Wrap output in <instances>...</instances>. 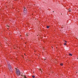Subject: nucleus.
<instances>
[{
	"label": "nucleus",
	"mask_w": 78,
	"mask_h": 78,
	"mask_svg": "<svg viewBox=\"0 0 78 78\" xmlns=\"http://www.w3.org/2000/svg\"><path fill=\"white\" fill-rule=\"evenodd\" d=\"M44 59L45 60V59Z\"/></svg>",
	"instance_id": "14"
},
{
	"label": "nucleus",
	"mask_w": 78,
	"mask_h": 78,
	"mask_svg": "<svg viewBox=\"0 0 78 78\" xmlns=\"http://www.w3.org/2000/svg\"><path fill=\"white\" fill-rule=\"evenodd\" d=\"M23 10L24 13H26V12H27V9L25 8H24Z\"/></svg>",
	"instance_id": "3"
},
{
	"label": "nucleus",
	"mask_w": 78,
	"mask_h": 78,
	"mask_svg": "<svg viewBox=\"0 0 78 78\" xmlns=\"http://www.w3.org/2000/svg\"><path fill=\"white\" fill-rule=\"evenodd\" d=\"M69 55H70V56H72V54H69Z\"/></svg>",
	"instance_id": "7"
},
{
	"label": "nucleus",
	"mask_w": 78,
	"mask_h": 78,
	"mask_svg": "<svg viewBox=\"0 0 78 78\" xmlns=\"http://www.w3.org/2000/svg\"><path fill=\"white\" fill-rule=\"evenodd\" d=\"M68 10H69V12H71V10H70V9H69Z\"/></svg>",
	"instance_id": "9"
},
{
	"label": "nucleus",
	"mask_w": 78,
	"mask_h": 78,
	"mask_svg": "<svg viewBox=\"0 0 78 78\" xmlns=\"http://www.w3.org/2000/svg\"><path fill=\"white\" fill-rule=\"evenodd\" d=\"M32 77H33V78H35V76H32Z\"/></svg>",
	"instance_id": "6"
},
{
	"label": "nucleus",
	"mask_w": 78,
	"mask_h": 78,
	"mask_svg": "<svg viewBox=\"0 0 78 78\" xmlns=\"http://www.w3.org/2000/svg\"><path fill=\"white\" fill-rule=\"evenodd\" d=\"M60 65H61V66H62L63 65L62 63H61V64H60Z\"/></svg>",
	"instance_id": "10"
},
{
	"label": "nucleus",
	"mask_w": 78,
	"mask_h": 78,
	"mask_svg": "<svg viewBox=\"0 0 78 78\" xmlns=\"http://www.w3.org/2000/svg\"><path fill=\"white\" fill-rule=\"evenodd\" d=\"M16 73L17 75H20V71L18 69H16Z\"/></svg>",
	"instance_id": "1"
},
{
	"label": "nucleus",
	"mask_w": 78,
	"mask_h": 78,
	"mask_svg": "<svg viewBox=\"0 0 78 78\" xmlns=\"http://www.w3.org/2000/svg\"><path fill=\"white\" fill-rule=\"evenodd\" d=\"M63 28V27H62V28Z\"/></svg>",
	"instance_id": "12"
},
{
	"label": "nucleus",
	"mask_w": 78,
	"mask_h": 78,
	"mask_svg": "<svg viewBox=\"0 0 78 78\" xmlns=\"http://www.w3.org/2000/svg\"><path fill=\"white\" fill-rule=\"evenodd\" d=\"M54 12V11H53V12Z\"/></svg>",
	"instance_id": "15"
},
{
	"label": "nucleus",
	"mask_w": 78,
	"mask_h": 78,
	"mask_svg": "<svg viewBox=\"0 0 78 78\" xmlns=\"http://www.w3.org/2000/svg\"><path fill=\"white\" fill-rule=\"evenodd\" d=\"M47 28H50V27L48 26H47Z\"/></svg>",
	"instance_id": "5"
},
{
	"label": "nucleus",
	"mask_w": 78,
	"mask_h": 78,
	"mask_svg": "<svg viewBox=\"0 0 78 78\" xmlns=\"http://www.w3.org/2000/svg\"><path fill=\"white\" fill-rule=\"evenodd\" d=\"M8 68L9 70H10V71H11V66L10 64L8 65Z\"/></svg>",
	"instance_id": "2"
},
{
	"label": "nucleus",
	"mask_w": 78,
	"mask_h": 78,
	"mask_svg": "<svg viewBox=\"0 0 78 78\" xmlns=\"http://www.w3.org/2000/svg\"><path fill=\"white\" fill-rule=\"evenodd\" d=\"M21 76H23V75H22V74H21Z\"/></svg>",
	"instance_id": "11"
},
{
	"label": "nucleus",
	"mask_w": 78,
	"mask_h": 78,
	"mask_svg": "<svg viewBox=\"0 0 78 78\" xmlns=\"http://www.w3.org/2000/svg\"><path fill=\"white\" fill-rule=\"evenodd\" d=\"M64 45H66V43H65L64 44Z\"/></svg>",
	"instance_id": "8"
},
{
	"label": "nucleus",
	"mask_w": 78,
	"mask_h": 78,
	"mask_svg": "<svg viewBox=\"0 0 78 78\" xmlns=\"http://www.w3.org/2000/svg\"><path fill=\"white\" fill-rule=\"evenodd\" d=\"M26 35L27 36H28V33H27L26 34Z\"/></svg>",
	"instance_id": "4"
},
{
	"label": "nucleus",
	"mask_w": 78,
	"mask_h": 78,
	"mask_svg": "<svg viewBox=\"0 0 78 78\" xmlns=\"http://www.w3.org/2000/svg\"><path fill=\"white\" fill-rule=\"evenodd\" d=\"M65 42H66V41H65Z\"/></svg>",
	"instance_id": "13"
}]
</instances>
